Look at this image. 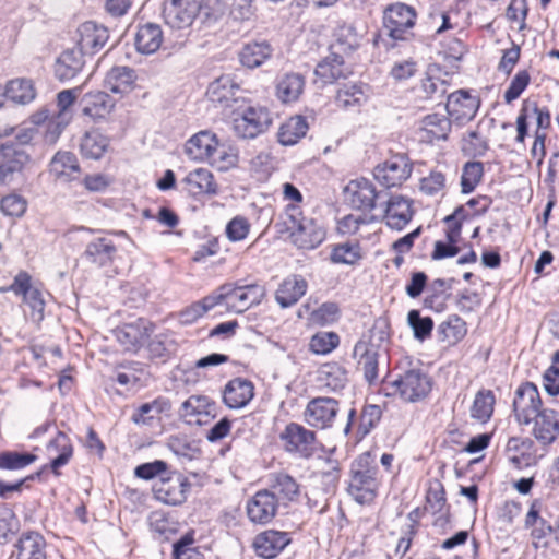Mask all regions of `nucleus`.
Segmentation results:
<instances>
[{"mask_svg": "<svg viewBox=\"0 0 559 559\" xmlns=\"http://www.w3.org/2000/svg\"><path fill=\"white\" fill-rule=\"evenodd\" d=\"M283 225L292 242L299 249H316L325 239L324 228L313 217L306 216L298 204L286 206Z\"/></svg>", "mask_w": 559, "mask_h": 559, "instance_id": "f257e3e1", "label": "nucleus"}, {"mask_svg": "<svg viewBox=\"0 0 559 559\" xmlns=\"http://www.w3.org/2000/svg\"><path fill=\"white\" fill-rule=\"evenodd\" d=\"M378 466L370 452L358 455L350 467L348 493L360 504L370 503L377 496L380 481Z\"/></svg>", "mask_w": 559, "mask_h": 559, "instance_id": "f03ea898", "label": "nucleus"}, {"mask_svg": "<svg viewBox=\"0 0 559 559\" xmlns=\"http://www.w3.org/2000/svg\"><path fill=\"white\" fill-rule=\"evenodd\" d=\"M416 17L413 7L402 2L390 4L383 11V31L394 40H408Z\"/></svg>", "mask_w": 559, "mask_h": 559, "instance_id": "7ed1b4c3", "label": "nucleus"}, {"mask_svg": "<svg viewBox=\"0 0 559 559\" xmlns=\"http://www.w3.org/2000/svg\"><path fill=\"white\" fill-rule=\"evenodd\" d=\"M413 163L405 153H396L378 164L373 169L374 179L384 188L401 187L412 175Z\"/></svg>", "mask_w": 559, "mask_h": 559, "instance_id": "20e7f679", "label": "nucleus"}, {"mask_svg": "<svg viewBox=\"0 0 559 559\" xmlns=\"http://www.w3.org/2000/svg\"><path fill=\"white\" fill-rule=\"evenodd\" d=\"M191 488L189 479L179 472L160 476L153 485L154 498L165 504L180 506Z\"/></svg>", "mask_w": 559, "mask_h": 559, "instance_id": "39448f33", "label": "nucleus"}, {"mask_svg": "<svg viewBox=\"0 0 559 559\" xmlns=\"http://www.w3.org/2000/svg\"><path fill=\"white\" fill-rule=\"evenodd\" d=\"M185 153L193 160H209L212 164L235 158L226 155L225 151L219 148L216 134L210 131H200L191 136L185 145Z\"/></svg>", "mask_w": 559, "mask_h": 559, "instance_id": "423d86ee", "label": "nucleus"}, {"mask_svg": "<svg viewBox=\"0 0 559 559\" xmlns=\"http://www.w3.org/2000/svg\"><path fill=\"white\" fill-rule=\"evenodd\" d=\"M270 112L263 107L248 106L233 119V129L241 139H254L271 124Z\"/></svg>", "mask_w": 559, "mask_h": 559, "instance_id": "0eeeda50", "label": "nucleus"}, {"mask_svg": "<svg viewBox=\"0 0 559 559\" xmlns=\"http://www.w3.org/2000/svg\"><path fill=\"white\" fill-rule=\"evenodd\" d=\"M512 407L518 424L525 426L530 425L534 415L545 408L539 391L533 382H524L516 388Z\"/></svg>", "mask_w": 559, "mask_h": 559, "instance_id": "6e6552de", "label": "nucleus"}, {"mask_svg": "<svg viewBox=\"0 0 559 559\" xmlns=\"http://www.w3.org/2000/svg\"><path fill=\"white\" fill-rule=\"evenodd\" d=\"M392 385L405 402H417L426 397L431 390L429 377L419 368H412L399 374Z\"/></svg>", "mask_w": 559, "mask_h": 559, "instance_id": "1a4fd4ad", "label": "nucleus"}, {"mask_svg": "<svg viewBox=\"0 0 559 559\" xmlns=\"http://www.w3.org/2000/svg\"><path fill=\"white\" fill-rule=\"evenodd\" d=\"M221 290H226V306L229 310L242 313L253 306H258L265 297V287L253 283L230 288L224 285Z\"/></svg>", "mask_w": 559, "mask_h": 559, "instance_id": "9d476101", "label": "nucleus"}, {"mask_svg": "<svg viewBox=\"0 0 559 559\" xmlns=\"http://www.w3.org/2000/svg\"><path fill=\"white\" fill-rule=\"evenodd\" d=\"M288 453L308 459L314 452L316 433L297 423H289L280 435Z\"/></svg>", "mask_w": 559, "mask_h": 559, "instance_id": "9b49d317", "label": "nucleus"}, {"mask_svg": "<svg viewBox=\"0 0 559 559\" xmlns=\"http://www.w3.org/2000/svg\"><path fill=\"white\" fill-rule=\"evenodd\" d=\"M201 9V0H168L163 5V17L171 28H185L192 24Z\"/></svg>", "mask_w": 559, "mask_h": 559, "instance_id": "f8f14e48", "label": "nucleus"}, {"mask_svg": "<svg viewBox=\"0 0 559 559\" xmlns=\"http://www.w3.org/2000/svg\"><path fill=\"white\" fill-rule=\"evenodd\" d=\"M338 413V401L332 397H314L310 400L304 412L305 421L319 429L333 425Z\"/></svg>", "mask_w": 559, "mask_h": 559, "instance_id": "ddd939ff", "label": "nucleus"}, {"mask_svg": "<svg viewBox=\"0 0 559 559\" xmlns=\"http://www.w3.org/2000/svg\"><path fill=\"white\" fill-rule=\"evenodd\" d=\"M152 331V324L147 320L140 318L134 322L119 326L115 331V335L126 350L135 353L147 342Z\"/></svg>", "mask_w": 559, "mask_h": 559, "instance_id": "4468645a", "label": "nucleus"}, {"mask_svg": "<svg viewBox=\"0 0 559 559\" xmlns=\"http://www.w3.org/2000/svg\"><path fill=\"white\" fill-rule=\"evenodd\" d=\"M280 506L267 489L255 492L246 506L248 518L257 524L270 523L277 513Z\"/></svg>", "mask_w": 559, "mask_h": 559, "instance_id": "2eb2a0df", "label": "nucleus"}, {"mask_svg": "<svg viewBox=\"0 0 559 559\" xmlns=\"http://www.w3.org/2000/svg\"><path fill=\"white\" fill-rule=\"evenodd\" d=\"M345 195L353 207L368 212L376 209V201L381 198L373 183L365 178L350 181L345 188Z\"/></svg>", "mask_w": 559, "mask_h": 559, "instance_id": "dca6fc26", "label": "nucleus"}, {"mask_svg": "<svg viewBox=\"0 0 559 559\" xmlns=\"http://www.w3.org/2000/svg\"><path fill=\"white\" fill-rule=\"evenodd\" d=\"M532 435L543 445H549L555 442L559 436V413L545 407L533 416L530 420Z\"/></svg>", "mask_w": 559, "mask_h": 559, "instance_id": "f3484780", "label": "nucleus"}, {"mask_svg": "<svg viewBox=\"0 0 559 559\" xmlns=\"http://www.w3.org/2000/svg\"><path fill=\"white\" fill-rule=\"evenodd\" d=\"M78 46L83 55H94L98 52L108 41L109 32L104 25L93 21L81 24L78 28Z\"/></svg>", "mask_w": 559, "mask_h": 559, "instance_id": "a211bd4d", "label": "nucleus"}, {"mask_svg": "<svg viewBox=\"0 0 559 559\" xmlns=\"http://www.w3.org/2000/svg\"><path fill=\"white\" fill-rule=\"evenodd\" d=\"M353 69L345 62L344 56L330 51L316 67L314 75L323 85L332 84L340 79H346Z\"/></svg>", "mask_w": 559, "mask_h": 559, "instance_id": "6ab92c4d", "label": "nucleus"}, {"mask_svg": "<svg viewBox=\"0 0 559 559\" xmlns=\"http://www.w3.org/2000/svg\"><path fill=\"white\" fill-rule=\"evenodd\" d=\"M479 107V100L465 91H456L448 96L447 112L459 124L471 121Z\"/></svg>", "mask_w": 559, "mask_h": 559, "instance_id": "aec40b11", "label": "nucleus"}, {"mask_svg": "<svg viewBox=\"0 0 559 559\" xmlns=\"http://www.w3.org/2000/svg\"><path fill=\"white\" fill-rule=\"evenodd\" d=\"M270 493L275 497L278 506L287 507L289 503L298 500L300 496V485L287 473H272L269 477Z\"/></svg>", "mask_w": 559, "mask_h": 559, "instance_id": "412c9836", "label": "nucleus"}, {"mask_svg": "<svg viewBox=\"0 0 559 559\" xmlns=\"http://www.w3.org/2000/svg\"><path fill=\"white\" fill-rule=\"evenodd\" d=\"M241 88L231 75H222L212 82L206 91L209 99L213 103L222 104L225 107L233 108L240 99Z\"/></svg>", "mask_w": 559, "mask_h": 559, "instance_id": "4be33fe9", "label": "nucleus"}, {"mask_svg": "<svg viewBox=\"0 0 559 559\" xmlns=\"http://www.w3.org/2000/svg\"><path fill=\"white\" fill-rule=\"evenodd\" d=\"M117 251L118 249L111 239L96 237L86 243L82 257L97 267H106L112 264Z\"/></svg>", "mask_w": 559, "mask_h": 559, "instance_id": "5701e85b", "label": "nucleus"}, {"mask_svg": "<svg viewBox=\"0 0 559 559\" xmlns=\"http://www.w3.org/2000/svg\"><path fill=\"white\" fill-rule=\"evenodd\" d=\"M290 543L285 532L267 530L258 534L253 540V548L259 557L273 559Z\"/></svg>", "mask_w": 559, "mask_h": 559, "instance_id": "b1692460", "label": "nucleus"}, {"mask_svg": "<svg viewBox=\"0 0 559 559\" xmlns=\"http://www.w3.org/2000/svg\"><path fill=\"white\" fill-rule=\"evenodd\" d=\"M383 213L391 229L402 230L413 217L411 201L402 195H393L386 201Z\"/></svg>", "mask_w": 559, "mask_h": 559, "instance_id": "393cba45", "label": "nucleus"}, {"mask_svg": "<svg viewBox=\"0 0 559 559\" xmlns=\"http://www.w3.org/2000/svg\"><path fill=\"white\" fill-rule=\"evenodd\" d=\"M254 396V386L251 381L235 378L228 381L223 391V401L229 408H242Z\"/></svg>", "mask_w": 559, "mask_h": 559, "instance_id": "a878e982", "label": "nucleus"}, {"mask_svg": "<svg viewBox=\"0 0 559 559\" xmlns=\"http://www.w3.org/2000/svg\"><path fill=\"white\" fill-rule=\"evenodd\" d=\"M183 189L188 194L198 197L201 194L215 195L218 193V186L213 174L206 168H197L190 171L182 180Z\"/></svg>", "mask_w": 559, "mask_h": 559, "instance_id": "bb28decb", "label": "nucleus"}, {"mask_svg": "<svg viewBox=\"0 0 559 559\" xmlns=\"http://www.w3.org/2000/svg\"><path fill=\"white\" fill-rule=\"evenodd\" d=\"M80 106L83 115L92 119H103L114 109L115 100L106 92L96 91L84 94Z\"/></svg>", "mask_w": 559, "mask_h": 559, "instance_id": "cd10ccee", "label": "nucleus"}, {"mask_svg": "<svg viewBox=\"0 0 559 559\" xmlns=\"http://www.w3.org/2000/svg\"><path fill=\"white\" fill-rule=\"evenodd\" d=\"M84 55L78 48L64 50L56 60L55 75L61 81H70L75 78L84 67Z\"/></svg>", "mask_w": 559, "mask_h": 559, "instance_id": "c85d7f7f", "label": "nucleus"}, {"mask_svg": "<svg viewBox=\"0 0 559 559\" xmlns=\"http://www.w3.org/2000/svg\"><path fill=\"white\" fill-rule=\"evenodd\" d=\"M16 559H46V540L37 532H24L15 544Z\"/></svg>", "mask_w": 559, "mask_h": 559, "instance_id": "c756f323", "label": "nucleus"}, {"mask_svg": "<svg viewBox=\"0 0 559 559\" xmlns=\"http://www.w3.org/2000/svg\"><path fill=\"white\" fill-rule=\"evenodd\" d=\"M354 355L358 358V369L364 372L366 381L372 384L378 379L379 352L370 344L359 342L354 347Z\"/></svg>", "mask_w": 559, "mask_h": 559, "instance_id": "7c9ffc66", "label": "nucleus"}, {"mask_svg": "<svg viewBox=\"0 0 559 559\" xmlns=\"http://www.w3.org/2000/svg\"><path fill=\"white\" fill-rule=\"evenodd\" d=\"M308 284L300 275H292L283 281L275 294L282 308L294 306L307 292Z\"/></svg>", "mask_w": 559, "mask_h": 559, "instance_id": "2f4dec72", "label": "nucleus"}, {"mask_svg": "<svg viewBox=\"0 0 559 559\" xmlns=\"http://www.w3.org/2000/svg\"><path fill=\"white\" fill-rule=\"evenodd\" d=\"M163 38V31L158 24L146 23L138 27L134 45L139 52L151 55L159 49Z\"/></svg>", "mask_w": 559, "mask_h": 559, "instance_id": "473e14b6", "label": "nucleus"}, {"mask_svg": "<svg viewBox=\"0 0 559 559\" xmlns=\"http://www.w3.org/2000/svg\"><path fill=\"white\" fill-rule=\"evenodd\" d=\"M451 131V120L439 114L427 115L421 120V140L432 143L433 141L447 140Z\"/></svg>", "mask_w": 559, "mask_h": 559, "instance_id": "72a5a7b5", "label": "nucleus"}, {"mask_svg": "<svg viewBox=\"0 0 559 559\" xmlns=\"http://www.w3.org/2000/svg\"><path fill=\"white\" fill-rule=\"evenodd\" d=\"M454 282V278H450L449 281L442 278L433 280L427 288L424 306L436 312L443 311L451 296L450 290Z\"/></svg>", "mask_w": 559, "mask_h": 559, "instance_id": "f704fd0d", "label": "nucleus"}, {"mask_svg": "<svg viewBox=\"0 0 559 559\" xmlns=\"http://www.w3.org/2000/svg\"><path fill=\"white\" fill-rule=\"evenodd\" d=\"M48 450L57 451L58 455L44 468H50L56 476H59V468L67 465L73 455L72 443L64 432L59 431L56 438L49 442Z\"/></svg>", "mask_w": 559, "mask_h": 559, "instance_id": "c9c22d12", "label": "nucleus"}, {"mask_svg": "<svg viewBox=\"0 0 559 559\" xmlns=\"http://www.w3.org/2000/svg\"><path fill=\"white\" fill-rule=\"evenodd\" d=\"M305 88V79L299 73H286L276 84V95L283 103L296 102Z\"/></svg>", "mask_w": 559, "mask_h": 559, "instance_id": "e433bc0d", "label": "nucleus"}, {"mask_svg": "<svg viewBox=\"0 0 559 559\" xmlns=\"http://www.w3.org/2000/svg\"><path fill=\"white\" fill-rule=\"evenodd\" d=\"M135 81L134 70L129 67H114L105 78V87L115 94H123L131 90Z\"/></svg>", "mask_w": 559, "mask_h": 559, "instance_id": "4c0bfd02", "label": "nucleus"}, {"mask_svg": "<svg viewBox=\"0 0 559 559\" xmlns=\"http://www.w3.org/2000/svg\"><path fill=\"white\" fill-rule=\"evenodd\" d=\"M272 52L273 49L267 41H253L243 46L239 58L245 67L253 69L260 67L267 60L272 56Z\"/></svg>", "mask_w": 559, "mask_h": 559, "instance_id": "58836bf2", "label": "nucleus"}, {"mask_svg": "<svg viewBox=\"0 0 559 559\" xmlns=\"http://www.w3.org/2000/svg\"><path fill=\"white\" fill-rule=\"evenodd\" d=\"M0 152L2 163L14 175H21L25 166L31 162V155L26 148L13 144H1Z\"/></svg>", "mask_w": 559, "mask_h": 559, "instance_id": "ea45409f", "label": "nucleus"}, {"mask_svg": "<svg viewBox=\"0 0 559 559\" xmlns=\"http://www.w3.org/2000/svg\"><path fill=\"white\" fill-rule=\"evenodd\" d=\"M308 131V123L302 116L290 117L285 121L277 133L278 142L288 146L296 144Z\"/></svg>", "mask_w": 559, "mask_h": 559, "instance_id": "a19ab883", "label": "nucleus"}, {"mask_svg": "<svg viewBox=\"0 0 559 559\" xmlns=\"http://www.w3.org/2000/svg\"><path fill=\"white\" fill-rule=\"evenodd\" d=\"M49 171L58 179H70L80 173L76 156L71 152H58L50 162Z\"/></svg>", "mask_w": 559, "mask_h": 559, "instance_id": "79ce46f5", "label": "nucleus"}, {"mask_svg": "<svg viewBox=\"0 0 559 559\" xmlns=\"http://www.w3.org/2000/svg\"><path fill=\"white\" fill-rule=\"evenodd\" d=\"M109 140L97 130L86 132L80 143V150L84 157L99 159L108 148Z\"/></svg>", "mask_w": 559, "mask_h": 559, "instance_id": "37998d69", "label": "nucleus"}, {"mask_svg": "<svg viewBox=\"0 0 559 559\" xmlns=\"http://www.w3.org/2000/svg\"><path fill=\"white\" fill-rule=\"evenodd\" d=\"M4 95L16 104L25 105L35 99L36 91L31 80L15 79L7 84Z\"/></svg>", "mask_w": 559, "mask_h": 559, "instance_id": "c03bdc74", "label": "nucleus"}, {"mask_svg": "<svg viewBox=\"0 0 559 559\" xmlns=\"http://www.w3.org/2000/svg\"><path fill=\"white\" fill-rule=\"evenodd\" d=\"M334 38L330 50L340 55L349 53L359 46V36L352 25H340L334 33Z\"/></svg>", "mask_w": 559, "mask_h": 559, "instance_id": "a18cd8bd", "label": "nucleus"}, {"mask_svg": "<svg viewBox=\"0 0 559 559\" xmlns=\"http://www.w3.org/2000/svg\"><path fill=\"white\" fill-rule=\"evenodd\" d=\"M174 559H205L200 546L197 545L194 531H189L173 544Z\"/></svg>", "mask_w": 559, "mask_h": 559, "instance_id": "49530a36", "label": "nucleus"}, {"mask_svg": "<svg viewBox=\"0 0 559 559\" xmlns=\"http://www.w3.org/2000/svg\"><path fill=\"white\" fill-rule=\"evenodd\" d=\"M496 399L492 391H479L474 399L471 416L481 423L489 420L493 413Z\"/></svg>", "mask_w": 559, "mask_h": 559, "instance_id": "de8ad7c7", "label": "nucleus"}, {"mask_svg": "<svg viewBox=\"0 0 559 559\" xmlns=\"http://www.w3.org/2000/svg\"><path fill=\"white\" fill-rule=\"evenodd\" d=\"M36 460L37 456L28 452L4 451L0 453V469H22Z\"/></svg>", "mask_w": 559, "mask_h": 559, "instance_id": "09e8293b", "label": "nucleus"}, {"mask_svg": "<svg viewBox=\"0 0 559 559\" xmlns=\"http://www.w3.org/2000/svg\"><path fill=\"white\" fill-rule=\"evenodd\" d=\"M484 175V165L481 162H467L461 176L462 192L467 194L474 191L480 182Z\"/></svg>", "mask_w": 559, "mask_h": 559, "instance_id": "8fccbe9b", "label": "nucleus"}, {"mask_svg": "<svg viewBox=\"0 0 559 559\" xmlns=\"http://www.w3.org/2000/svg\"><path fill=\"white\" fill-rule=\"evenodd\" d=\"M19 530V520L14 511L5 503H0V545L5 544Z\"/></svg>", "mask_w": 559, "mask_h": 559, "instance_id": "3c124183", "label": "nucleus"}, {"mask_svg": "<svg viewBox=\"0 0 559 559\" xmlns=\"http://www.w3.org/2000/svg\"><path fill=\"white\" fill-rule=\"evenodd\" d=\"M465 322L459 317L453 316L449 321L442 322L438 326V334L442 341L456 343L465 335Z\"/></svg>", "mask_w": 559, "mask_h": 559, "instance_id": "603ef678", "label": "nucleus"}, {"mask_svg": "<svg viewBox=\"0 0 559 559\" xmlns=\"http://www.w3.org/2000/svg\"><path fill=\"white\" fill-rule=\"evenodd\" d=\"M407 322L414 332L415 338L425 341L431 335L433 320L430 317H421L419 310H411L407 314Z\"/></svg>", "mask_w": 559, "mask_h": 559, "instance_id": "864d4df0", "label": "nucleus"}, {"mask_svg": "<svg viewBox=\"0 0 559 559\" xmlns=\"http://www.w3.org/2000/svg\"><path fill=\"white\" fill-rule=\"evenodd\" d=\"M365 100L362 87L358 84L343 86L336 94V103L342 108L360 106Z\"/></svg>", "mask_w": 559, "mask_h": 559, "instance_id": "5fc2aeb1", "label": "nucleus"}, {"mask_svg": "<svg viewBox=\"0 0 559 559\" xmlns=\"http://www.w3.org/2000/svg\"><path fill=\"white\" fill-rule=\"evenodd\" d=\"M27 209V201L17 193L4 195L0 201V211L10 217H22Z\"/></svg>", "mask_w": 559, "mask_h": 559, "instance_id": "6e6d98bb", "label": "nucleus"}, {"mask_svg": "<svg viewBox=\"0 0 559 559\" xmlns=\"http://www.w3.org/2000/svg\"><path fill=\"white\" fill-rule=\"evenodd\" d=\"M361 258L358 245L342 243L333 248L331 261L336 264H355Z\"/></svg>", "mask_w": 559, "mask_h": 559, "instance_id": "4d7b16f0", "label": "nucleus"}, {"mask_svg": "<svg viewBox=\"0 0 559 559\" xmlns=\"http://www.w3.org/2000/svg\"><path fill=\"white\" fill-rule=\"evenodd\" d=\"M427 509L432 513H442L447 508V512L449 511V507L447 506V497L443 485L440 481H437L435 486H430L427 495Z\"/></svg>", "mask_w": 559, "mask_h": 559, "instance_id": "13d9d810", "label": "nucleus"}, {"mask_svg": "<svg viewBox=\"0 0 559 559\" xmlns=\"http://www.w3.org/2000/svg\"><path fill=\"white\" fill-rule=\"evenodd\" d=\"M531 82V75L527 70L519 71L510 82L509 87L506 90L503 98L507 104H511L518 99L525 91Z\"/></svg>", "mask_w": 559, "mask_h": 559, "instance_id": "bf43d9fd", "label": "nucleus"}, {"mask_svg": "<svg viewBox=\"0 0 559 559\" xmlns=\"http://www.w3.org/2000/svg\"><path fill=\"white\" fill-rule=\"evenodd\" d=\"M340 337L336 333H318L311 337L310 349L316 354H328L337 347Z\"/></svg>", "mask_w": 559, "mask_h": 559, "instance_id": "052dcab7", "label": "nucleus"}, {"mask_svg": "<svg viewBox=\"0 0 559 559\" xmlns=\"http://www.w3.org/2000/svg\"><path fill=\"white\" fill-rule=\"evenodd\" d=\"M250 231V223L243 216H235L226 226V236L233 241H241L247 238Z\"/></svg>", "mask_w": 559, "mask_h": 559, "instance_id": "680f3d73", "label": "nucleus"}, {"mask_svg": "<svg viewBox=\"0 0 559 559\" xmlns=\"http://www.w3.org/2000/svg\"><path fill=\"white\" fill-rule=\"evenodd\" d=\"M523 106H527V114L531 117L534 115L536 117V124L539 131H544L549 129L551 126V116L550 111L547 107H539L536 102H532L530 99H525L523 102Z\"/></svg>", "mask_w": 559, "mask_h": 559, "instance_id": "e2e57ef3", "label": "nucleus"}, {"mask_svg": "<svg viewBox=\"0 0 559 559\" xmlns=\"http://www.w3.org/2000/svg\"><path fill=\"white\" fill-rule=\"evenodd\" d=\"M420 90L427 99L442 98L447 93V82L437 78L427 76L421 81Z\"/></svg>", "mask_w": 559, "mask_h": 559, "instance_id": "0e129e2a", "label": "nucleus"}, {"mask_svg": "<svg viewBox=\"0 0 559 559\" xmlns=\"http://www.w3.org/2000/svg\"><path fill=\"white\" fill-rule=\"evenodd\" d=\"M340 465L336 461H328V468L319 472L318 477L325 492L334 491L340 480Z\"/></svg>", "mask_w": 559, "mask_h": 559, "instance_id": "69168bd1", "label": "nucleus"}, {"mask_svg": "<svg viewBox=\"0 0 559 559\" xmlns=\"http://www.w3.org/2000/svg\"><path fill=\"white\" fill-rule=\"evenodd\" d=\"M167 469V464L164 461L156 460L154 462H148L141 464L135 467L134 475L138 478L150 480L155 477L164 476V473Z\"/></svg>", "mask_w": 559, "mask_h": 559, "instance_id": "338daca9", "label": "nucleus"}, {"mask_svg": "<svg viewBox=\"0 0 559 559\" xmlns=\"http://www.w3.org/2000/svg\"><path fill=\"white\" fill-rule=\"evenodd\" d=\"M163 408L160 406V402L155 400L150 403H144L138 407V409L133 413L131 419L134 424L138 425H146L151 419L154 418V414L162 413Z\"/></svg>", "mask_w": 559, "mask_h": 559, "instance_id": "774afa93", "label": "nucleus"}]
</instances>
